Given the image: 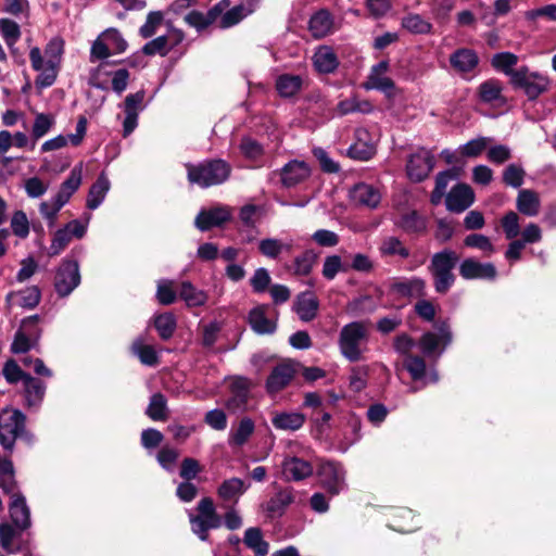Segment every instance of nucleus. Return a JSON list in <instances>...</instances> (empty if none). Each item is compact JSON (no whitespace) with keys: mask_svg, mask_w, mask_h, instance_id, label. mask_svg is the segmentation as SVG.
Returning <instances> with one entry per match:
<instances>
[{"mask_svg":"<svg viewBox=\"0 0 556 556\" xmlns=\"http://www.w3.org/2000/svg\"><path fill=\"white\" fill-rule=\"evenodd\" d=\"M370 321H352L342 327L339 334V348L342 355L350 362L363 358L364 345L368 341Z\"/></svg>","mask_w":556,"mask_h":556,"instance_id":"nucleus-1","label":"nucleus"},{"mask_svg":"<svg viewBox=\"0 0 556 556\" xmlns=\"http://www.w3.org/2000/svg\"><path fill=\"white\" fill-rule=\"evenodd\" d=\"M188 180L190 184L208 188L225 182L231 172V167L223 160H212L198 165L188 164Z\"/></svg>","mask_w":556,"mask_h":556,"instance_id":"nucleus-2","label":"nucleus"},{"mask_svg":"<svg viewBox=\"0 0 556 556\" xmlns=\"http://www.w3.org/2000/svg\"><path fill=\"white\" fill-rule=\"evenodd\" d=\"M458 261V254L447 249L432 256L429 271L433 278L434 290L438 293L445 294L453 286L455 276L452 270Z\"/></svg>","mask_w":556,"mask_h":556,"instance_id":"nucleus-3","label":"nucleus"},{"mask_svg":"<svg viewBox=\"0 0 556 556\" xmlns=\"http://www.w3.org/2000/svg\"><path fill=\"white\" fill-rule=\"evenodd\" d=\"M197 515L189 514V521L192 532L200 540L206 541L208 531L222 526V518L217 514L214 502L211 497H203L197 505Z\"/></svg>","mask_w":556,"mask_h":556,"instance_id":"nucleus-4","label":"nucleus"},{"mask_svg":"<svg viewBox=\"0 0 556 556\" xmlns=\"http://www.w3.org/2000/svg\"><path fill=\"white\" fill-rule=\"evenodd\" d=\"M25 429V416L17 409H4L0 414V443L11 450Z\"/></svg>","mask_w":556,"mask_h":556,"instance_id":"nucleus-5","label":"nucleus"},{"mask_svg":"<svg viewBox=\"0 0 556 556\" xmlns=\"http://www.w3.org/2000/svg\"><path fill=\"white\" fill-rule=\"evenodd\" d=\"M511 84L523 89L528 98L534 100L547 90L548 79L535 73H529L527 67H521L511 74Z\"/></svg>","mask_w":556,"mask_h":556,"instance_id":"nucleus-6","label":"nucleus"},{"mask_svg":"<svg viewBox=\"0 0 556 556\" xmlns=\"http://www.w3.org/2000/svg\"><path fill=\"white\" fill-rule=\"evenodd\" d=\"M80 282L78 263L64 261L54 277V288L60 296H67Z\"/></svg>","mask_w":556,"mask_h":556,"instance_id":"nucleus-7","label":"nucleus"},{"mask_svg":"<svg viewBox=\"0 0 556 556\" xmlns=\"http://www.w3.org/2000/svg\"><path fill=\"white\" fill-rule=\"evenodd\" d=\"M317 476L321 486L331 495L339 494L344 486V471L336 463H321L317 470Z\"/></svg>","mask_w":556,"mask_h":556,"instance_id":"nucleus-8","label":"nucleus"},{"mask_svg":"<svg viewBox=\"0 0 556 556\" xmlns=\"http://www.w3.org/2000/svg\"><path fill=\"white\" fill-rule=\"evenodd\" d=\"M251 386V381L245 377L236 376L230 378V396L225 403L229 412L237 413L245 408Z\"/></svg>","mask_w":556,"mask_h":556,"instance_id":"nucleus-9","label":"nucleus"},{"mask_svg":"<svg viewBox=\"0 0 556 556\" xmlns=\"http://www.w3.org/2000/svg\"><path fill=\"white\" fill-rule=\"evenodd\" d=\"M434 167V157L430 151L419 149L410 155L406 169L408 177L414 181H422Z\"/></svg>","mask_w":556,"mask_h":556,"instance_id":"nucleus-10","label":"nucleus"},{"mask_svg":"<svg viewBox=\"0 0 556 556\" xmlns=\"http://www.w3.org/2000/svg\"><path fill=\"white\" fill-rule=\"evenodd\" d=\"M390 292L397 299H421L426 295V281L419 277L395 279Z\"/></svg>","mask_w":556,"mask_h":556,"instance_id":"nucleus-11","label":"nucleus"},{"mask_svg":"<svg viewBox=\"0 0 556 556\" xmlns=\"http://www.w3.org/2000/svg\"><path fill=\"white\" fill-rule=\"evenodd\" d=\"M229 7L228 0H222L212 7L206 13L192 10L184 16V21L197 30H203L217 22L219 15Z\"/></svg>","mask_w":556,"mask_h":556,"instance_id":"nucleus-12","label":"nucleus"},{"mask_svg":"<svg viewBox=\"0 0 556 556\" xmlns=\"http://www.w3.org/2000/svg\"><path fill=\"white\" fill-rule=\"evenodd\" d=\"M39 319L38 315L23 319L21 329L16 332L12 344V351L14 353H25L30 349V341L36 340L39 334L36 328Z\"/></svg>","mask_w":556,"mask_h":556,"instance_id":"nucleus-13","label":"nucleus"},{"mask_svg":"<svg viewBox=\"0 0 556 556\" xmlns=\"http://www.w3.org/2000/svg\"><path fill=\"white\" fill-rule=\"evenodd\" d=\"M459 274L464 279L494 280L497 270L492 263H480L475 258H466L459 266Z\"/></svg>","mask_w":556,"mask_h":556,"instance_id":"nucleus-14","label":"nucleus"},{"mask_svg":"<svg viewBox=\"0 0 556 556\" xmlns=\"http://www.w3.org/2000/svg\"><path fill=\"white\" fill-rule=\"evenodd\" d=\"M475 201V193L470 186L458 184L446 194V208L454 213H462Z\"/></svg>","mask_w":556,"mask_h":556,"instance_id":"nucleus-15","label":"nucleus"},{"mask_svg":"<svg viewBox=\"0 0 556 556\" xmlns=\"http://www.w3.org/2000/svg\"><path fill=\"white\" fill-rule=\"evenodd\" d=\"M296 370L292 363H281L275 366L266 380V390L274 394L285 389L294 378Z\"/></svg>","mask_w":556,"mask_h":556,"instance_id":"nucleus-16","label":"nucleus"},{"mask_svg":"<svg viewBox=\"0 0 556 556\" xmlns=\"http://www.w3.org/2000/svg\"><path fill=\"white\" fill-rule=\"evenodd\" d=\"M255 10L253 0H243L239 4L235 5L231 9L228 7L224 10L222 15H219L217 20V25L219 28L226 29L230 28L238 23H240L243 18L249 16Z\"/></svg>","mask_w":556,"mask_h":556,"instance_id":"nucleus-17","label":"nucleus"},{"mask_svg":"<svg viewBox=\"0 0 556 556\" xmlns=\"http://www.w3.org/2000/svg\"><path fill=\"white\" fill-rule=\"evenodd\" d=\"M452 341V333L446 324L439 327V334L426 332L419 339L418 345L426 356H431L442 344V350Z\"/></svg>","mask_w":556,"mask_h":556,"instance_id":"nucleus-18","label":"nucleus"},{"mask_svg":"<svg viewBox=\"0 0 556 556\" xmlns=\"http://www.w3.org/2000/svg\"><path fill=\"white\" fill-rule=\"evenodd\" d=\"M311 175L309 166L303 162L293 160L287 163L280 170L281 184L286 188H292L307 179Z\"/></svg>","mask_w":556,"mask_h":556,"instance_id":"nucleus-19","label":"nucleus"},{"mask_svg":"<svg viewBox=\"0 0 556 556\" xmlns=\"http://www.w3.org/2000/svg\"><path fill=\"white\" fill-rule=\"evenodd\" d=\"M355 142L349 149V155L352 159L367 161L376 153V146L370 138V134L365 128H358L355 131Z\"/></svg>","mask_w":556,"mask_h":556,"instance_id":"nucleus-20","label":"nucleus"},{"mask_svg":"<svg viewBox=\"0 0 556 556\" xmlns=\"http://www.w3.org/2000/svg\"><path fill=\"white\" fill-rule=\"evenodd\" d=\"M230 219V212L227 207L218 206L211 210L201 211L195 217L194 224L201 231H206L212 227H218Z\"/></svg>","mask_w":556,"mask_h":556,"instance_id":"nucleus-21","label":"nucleus"},{"mask_svg":"<svg viewBox=\"0 0 556 556\" xmlns=\"http://www.w3.org/2000/svg\"><path fill=\"white\" fill-rule=\"evenodd\" d=\"M312 464L299 457H287L282 462V475L286 480L301 481L312 476Z\"/></svg>","mask_w":556,"mask_h":556,"instance_id":"nucleus-22","label":"nucleus"},{"mask_svg":"<svg viewBox=\"0 0 556 556\" xmlns=\"http://www.w3.org/2000/svg\"><path fill=\"white\" fill-rule=\"evenodd\" d=\"M350 197L355 204L369 208L377 207L381 200L379 190L364 182L355 185Z\"/></svg>","mask_w":556,"mask_h":556,"instance_id":"nucleus-23","label":"nucleus"},{"mask_svg":"<svg viewBox=\"0 0 556 556\" xmlns=\"http://www.w3.org/2000/svg\"><path fill=\"white\" fill-rule=\"evenodd\" d=\"M9 510L10 517L18 530H26L30 527V513L23 495L13 494Z\"/></svg>","mask_w":556,"mask_h":556,"instance_id":"nucleus-24","label":"nucleus"},{"mask_svg":"<svg viewBox=\"0 0 556 556\" xmlns=\"http://www.w3.org/2000/svg\"><path fill=\"white\" fill-rule=\"evenodd\" d=\"M313 62L316 70L325 74L334 72L339 65L334 51L328 46L319 47L316 50Z\"/></svg>","mask_w":556,"mask_h":556,"instance_id":"nucleus-25","label":"nucleus"},{"mask_svg":"<svg viewBox=\"0 0 556 556\" xmlns=\"http://www.w3.org/2000/svg\"><path fill=\"white\" fill-rule=\"evenodd\" d=\"M516 206L523 215L536 216L541 207L539 194L530 189L520 190L516 200Z\"/></svg>","mask_w":556,"mask_h":556,"instance_id":"nucleus-26","label":"nucleus"},{"mask_svg":"<svg viewBox=\"0 0 556 556\" xmlns=\"http://www.w3.org/2000/svg\"><path fill=\"white\" fill-rule=\"evenodd\" d=\"M266 309V306L261 305L253 308L249 314L250 326L258 334H269L276 329V324L267 318Z\"/></svg>","mask_w":556,"mask_h":556,"instance_id":"nucleus-27","label":"nucleus"},{"mask_svg":"<svg viewBox=\"0 0 556 556\" xmlns=\"http://www.w3.org/2000/svg\"><path fill=\"white\" fill-rule=\"evenodd\" d=\"M271 422L277 429L295 431L304 425L305 416L298 412H282L275 414Z\"/></svg>","mask_w":556,"mask_h":556,"instance_id":"nucleus-28","label":"nucleus"},{"mask_svg":"<svg viewBox=\"0 0 556 556\" xmlns=\"http://www.w3.org/2000/svg\"><path fill=\"white\" fill-rule=\"evenodd\" d=\"M318 311V300L311 292L301 293L295 302V312L303 321L314 319Z\"/></svg>","mask_w":556,"mask_h":556,"instance_id":"nucleus-29","label":"nucleus"},{"mask_svg":"<svg viewBox=\"0 0 556 556\" xmlns=\"http://www.w3.org/2000/svg\"><path fill=\"white\" fill-rule=\"evenodd\" d=\"M130 351L143 365L156 366L159 364V355L155 349L151 344H147L142 337L132 341Z\"/></svg>","mask_w":556,"mask_h":556,"instance_id":"nucleus-30","label":"nucleus"},{"mask_svg":"<svg viewBox=\"0 0 556 556\" xmlns=\"http://www.w3.org/2000/svg\"><path fill=\"white\" fill-rule=\"evenodd\" d=\"M24 530H18L15 526L8 522L0 525V543L8 553H16L21 549L18 538Z\"/></svg>","mask_w":556,"mask_h":556,"instance_id":"nucleus-31","label":"nucleus"},{"mask_svg":"<svg viewBox=\"0 0 556 556\" xmlns=\"http://www.w3.org/2000/svg\"><path fill=\"white\" fill-rule=\"evenodd\" d=\"M332 18L327 11H319L309 20V31L315 38H323L332 30Z\"/></svg>","mask_w":556,"mask_h":556,"instance_id":"nucleus-32","label":"nucleus"},{"mask_svg":"<svg viewBox=\"0 0 556 556\" xmlns=\"http://www.w3.org/2000/svg\"><path fill=\"white\" fill-rule=\"evenodd\" d=\"M146 414L154 421H165L168 418L166 397L157 392L150 397Z\"/></svg>","mask_w":556,"mask_h":556,"instance_id":"nucleus-33","label":"nucleus"},{"mask_svg":"<svg viewBox=\"0 0 556 556\" xmlns=\"http://www.w3.org/2000/svg\"><path fill=\"white\" fill-rule=\"evenodd\" d=\"M243 542L249 548L253 549L256 556H266L268 553L269 545L263 540L260 528L252 527L247 529Z\"/></svg>","mask_w":556,"mask_h":556,"instance_id":"nucleus-34","label":"nucleus"},{"mask_svg":"<svg viewBox=\"0 0 556 556\" xmlns=\"http://www.w3.org/2000/svg\"><path fill=\"white\" fill-rule=\"evenodd\" d=\"M245 491L244 482L239 478L225 480L218 488L217 494L224 501L237 502Z\"/></svg>","mask_w":556,"mask_h":556,"instance_id":"nucleus-35","label":"nucleus"},{"mask_svg":"<svg viewBox=\"0 0 556 556\" xmlns=\"http://www.w3.org/2000/svg\"><path fill=\"white\" fill-rule=\"evenodd\" d=\"M179 296L186 302L187 306H202L207 301V294L197 289L191 282L185 281L180 286Z\"/></svg>","mask_w":556,"mask_h":556,"instance_id":"nucleus-36","label":"nucleus"},{"mask_svg":"<svg viewBox=\"0 0 556 556\" xmlns=\"http://www.w3.org/2000/svg\"><path fill=\"white\" fill-rule=\"evenodd\" d=\"M109 189L110 181L103 174H101L89 190V194L87 198L88 208H97L102 203Z\"/></svg>","mask_w":556,"mask_h":556,"instance_id":"nucleus-37","label":"nucleus"},{"mask_svg":"<svg viewBox=\"0 0 556 556\" xmlns=\"http://www.w3.org/2000/svg\"><path fill=\"white\" fill-rule=\"evenodd\" d=\"M0 488L11 497H13V494H18L13 464L7 458H0Z\"/></svg>","mask_w":556,"mask_h":556,"instance_id":"nucleus-38","label":"nucleus"},{"mask_svg":"<svg viewBox=\"0 0 556 556\" xmlns=\"http://www.w3.org/2000/svg\"><path fill=\"white\" fill-rule=\"evenodd\" d=\"M451 64L459 72H470L478 64V56L469 49H460L450 58Z\"/></svg>","mask_w":556,"mask_h":556,"instance_id":"nucleus-39","label":"nucleus"},{"mask_svg":"<svg viewBox=\"0 0 556 556\" xmlns=\"http://www.w3.org/2000/svg\"><path fill=\"white\" fill-rule=\"evenodd\" d=\"M318 254L313 250H306L298 255L292 265V273L296 276H307L316 264Z\"/></svg>","mask_w":556,"mask_h":556,"instance_id":"nucleus-40","label":"nucleus"},{"mask_svg":"<svg viewBox=\"0 0 556 556\" xmlns=\"http://www.w3.org/2000/svg\"><path fill=\"white\" fill-rule=\"evenodd\" d=\"M302 87V78L299 75L285 74L277 78L276 88L281 97H292Z\"/></svg>","mask_w":556,"mask_h":556,"instance_id":"nucleus-41","label":"nucleus"},{"mask_svg":"<svg viewBox=\"0 0 556 556\" xmlns=\"http://www.w3.org/2000/svg\"><path fill=\"white\" fill-rule=\"evenodd\" d=\"M254 422L251 418L240 420L236 430L230 433L229 444L231 446H242L254 432Z\"/></svg>","mask_w":556,"mask_h":556,"instance_id":"nucleus-42","label":"nucleus"},{"mask_svg":"<svg viewBox=\"0 0 556 556\" xmlns=\"http://www.w3.org/2000/svg\"><path fill=\"white\" fill-rule=\"evenodd\" d=\"M402 26L412 34H431L432 24L419 14H408L402 18Z\"/></svg>","mask_w":556,"mask_h":556,"instance_id":"nucleus-43","label":"nucleus"},{"mask_svg":"<svg viewBox=\"0 0 556 556\" xmlns=\"http://www.w3.org/2000/svg\"><path fill=\"white\" fill-rule=\"evenodd\" d=\"M154 327L162 340H168L176 330V318L172 313L160 314L154 318Z\"/></svg>","mask_w":556,"mask_h":556,"instance_id":"nucleus-44","label":"nucleus"},{"mask_svg":"<svg viewBox=\"0 0 556 556\" xmlns=\"http://www.w3.org/2000/svg\"><path fill=\"white\" fill-rule=\"evenodd\" d=\"M293 501L294 496L291 490H281L268 501L266 509L273 515H281Z\"/></svg>","mask_w":556,"mask_h":556,"instance_id":"nucleus-45","label":"nucleus"},{"mask_svg":"<svg viewBox=\"0 0 556 556\" xmlns=\"http://www.w3.org/2000/svg\"><path fill=\"white\" fill-rule=\"evenodd\" d=\"M379 251L383 256L400 255L403 258H407L409 256V251L396 237L384 238L380 244Z\"/></svg>","mask_w":556,"mask_h":556,"instance_id":"nucleus-46","label":"nucleus"},{"mask_svg":"<svg viewBox=\"0 0 556 556\" xmlns=\"http://www.w3.org/2000/svg\"><path fill=\"white\" fill-rule=\"evenodd\" d=\"M399 226L406 232H421L426 229V219L412 211L402 215Z\"/></svg>","mask_w":556,"mask_h":556,"instance_id":"nucleus-47","label":"nucleus"},{"mask_svg":"<svg viewBox=\"0 0 556 556\" xmlns=\"http://www.w3.org/2000/svg\"><path fill=\"white\" fill-rule=\"evenodd\" d=\"M518 56L510 52H501L493 55L491 60V64L493 67H495L498 71L504 72L506 75H509L511 77L513 73H516L517 71H514L513 67L517 64Z\"/></svg>","mask_w":556,"mask_h":556,"instance_id":"nucleus-48","label":"nucleus"},{"mask_svg":"<svg viewBox=\"0 0 556 556\" xmlns=\"http://www.w3.org/2000/svg\"><path fill=\"white\" fill-rule=\"evenodd\" d=\"M59 63L53 59H47L45 66L36 79V85L40 88L50 87L56 79Z\"/></svg>","mask_w":556,"mask_h":556,"instance_id":"nucleus-49","label":"nucleus"},{"mask_svg":"<svg viewBox=\"0 0 556 556\" xmlns=\"http://www.w3.org/2000/svg\"><path fill=\"white\" fill-rule=\"evenodd\" d=\"M291 245L283 244L280 240L275 238H266L260 241V252L269 258H277L283 250L289 251Z\"/></svg>","mask_w":556,"mask_h":556,"instance_id":"nucleus-50","label":"nucleus"},{"mask_svg":"<svg viewBox=\"0 0 556 556\" xmlns=\"http://www.w3.org/2000/svg\"><path fill=\"white\" fill-rule=\"evenodd\" d=\"M15 303L25 308H34L39 304L40 291L37 287H29L14 294Z\"/></svg>","mask_w":556,"mask_h":556,"instance_id":"nucleus-51","label":"nucleus"},{"mask_svg":"<svg viewBox=\"0 0 556 556\" xmlns=\"http://www.w3.org/2000/svg\"><path fill=\"white\" fill-rule=\"evenodd\" d=\"M502 84L496 79H489L482 83L479 87V94L482 101L493 102L502 96Z\"/></svg>","mask_w":556,"mask_h":556,"instance_id":"nucleus-52","label":"nucleus"},{"mask_svg":"<svg viewBox=\"0 0 556 556\" xmlns=\"http://www.w3.org/2000/svg\"><path fill=\"white\" fill-rule=\"evenodd\" d=\"M404 367L409 372L413 380H420L426 375V362L421 356L407 355L404 359Z\"/></svg>","mask_w":556,"mask_h":556,"instance_id":"nucleus-53","label":"nucleus"},{"mask_svg":"<svg viewBox=\"0 0 556 556\" xmlns=\"http://www.w3.org/2000/svg\"><path fill=\"white\" fill-rule=\"evenodd\" d=\"M103 39L108 43L111 54L123 53L127 49V42L115 28L106 29L102 33Z\"/></svg>","mask_w":556,"mask_h":556,"instance_id":"nucleus-54","label":"nucleus"},{"mask_svg":"<svg viewBox=\"0 0 556 556\" xmlns=\"http://www.w3.org/2000/svg\"><path fill=\"white\" fill-rule=\"evenodd\" d=\"M24 386L29 403H36L42 399L45 394V386L40 380L28 375L25 377Z\"/></svg>","mask_w":556,"mask_h":556,"instance_id":"nucleus-55","label":"nucleus"},{"mask_svg":"<svg viewBox=\"0 0 556 556\" xmlns=\"http://www.w3.org/2000/svg\"><path fill=\"white\" fill-rule=\"evenodd\" d=\"M464 243L466 247L476 248L483 251L486 256H490L495 252L491 240L484 235H469L465 238Z\"/></svg>","mask_w":556,"mask_h":556,"instance_id":"nucleus-56","label":"nucleus"},{"mask_svg":"<svg viewBox=\"0 0 556 556\" xmlns=\"http://www.w3.org/2000/svg\"><path fill=\"white\" fill-rule=\"evenodd\" d=\"M169 39L165 36H160L155 39H152L151 41L147 42L142 48V52L146 55L160 54L162 56H165L169 52Z\"/></svg>","mask_w":556,"mask_h":556,"instance_id":"nucleus-57","label":"nucleus"},{"mask_svg":"<svg viewBox=\"0 0 556 556\" xmlns=\"http://www.w3.org/2000/svg\"><path fill=\"white\" fill-rule=\"evenodd\" d=\"M491 141L492 139L486 137L472 139L460 148V153L467 157H477L485 150Z\"/></svg>","mask_w":556,"mask_h":556,"instance_id":"nucleus-58","label":"nucleus"},{"mask_svg":"<svg viewBox=\"0 0 556 556\" xmlns=\"http://www.w3.org/2000/svg\"><path fill=\"white\" fill-rule=\"evenodd\" d=\"M0 30L9 46L14 45L21 37L18 24L9 18L0 20Z\"/></svg>","mask_w":556,"mask_h":556,"instance_id":"nucleus-59","label":"nucleus"},{"mask_svg":"<svg viewBox=\"0 0 556 556\" xmlns=\"http://www.w3.org/2000/svg\"><path fill=\"white\" fill-rule=\"evenodd\" d=\"M366 89H378L390 94L395 85L394 81L383 75L369 74L368 80L364 84Z\"/></svg>","mask_w":556,"mask_h":556,"instance_id":"nucleus-60","label":"nucleus"},{"mask_svg":"<svg viewBox=\"0 0 556 556\" xmlns=\"http://www.w3.org/2000/svg\"><path fill=\"white\" fill-rule=\"evenodd\" d=\"M156 299L163 305H170L176 301V292L174 290V281L161 280L157 283Z\"/></svg>","mask_w":556,"mask_h":556,"instance_id":"nucleus-61","label":"nucleus"},{"mask_svg":"<svg viewBox=\"0 0 556 556\" xmlns=\"http://www.w3.org/2000/svg\"><path fill=\"white\" fill-rule=\"evenodd\" d=\"M201 470L202 467L195 458L186 457L181 462L179 476L185 481H191L197 478Z\"/></svg>","mask_w":556,"mask_h":556,"instance_id":"nucleus-62","label":"nucleus"},{"mask_svg":"<svg viewBox=\"0 0 556 556\" xmlns=\"http://www.w3.org/2000/svg\"><path fill=\"white\" fill-rule=\"evenodd\" d=\"M502 227L507 239L516 238L520 232L518 214L514 211L506 213L502 218Z\"/></svg>","mask_w":556,"mask_h":556,"instance_id":"nucleus-63","label":"nucleus"},{"mask_svg":"<svg viewBox=\"0 0 556 556\" xmlns=\"http://www.w3.org/2000/svg\"><path fill=\"white\" fill-rule=\"evenodd\" d=\"M525 170L515 164L508 165L503 173V180L506 185L518 188L522 185Z\"/></svg>","mask_w":556,"mask_h":556,"instance_id":"nucleus-64","label":"nucleus"}]
</instances>
